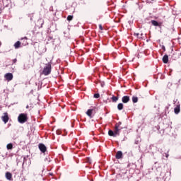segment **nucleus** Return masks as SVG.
<instances>
[{"label":"nucleus","instance_id":"20e7f679","mask_svg":"<svg viewBox=\"0 0 181 181\" xmlns=\"http://www.w3.org/2000/svg\"><path fill=\"white\" fill-rule=\"evenodd\" d=\"M38 148H39L40 151H41V152H42V153H45V152H46V151H47L46 146H45V144H40L38 145Z\"/></svg>","mask_w":181,"mask_h":181},{"label":"nucleus","instance_id":"6ab92c4d","mask_svg":"<svg viewBox=\"0 0 181 181\" xmlns=\"http://www.w3.org/2000/svg\"><path fill=\"white\" fill-rule=\"evenodd\" d=\"M133 103H138V97L133 96L132 98Z\"/></svg>","mask_w":181,"mask_h":181},{"label":"nucleus","instance_id":"5701e85b","mask_svg":"<svg viewBox=\"0 0 181 181\" xmlns=\"http://www.w3.org/2000/svg\"><path fill=\"white\" fill-rule=\"evenodd\" d=\"M16 62H18V59H14L13 60V63H16Z\"/></svg>","mask_w":181,"mask_h":181},{"label":"nucleus","instance_id":"ddd939ff","mask_svg":"<svg viewBox=\"0 0 181 181\" xmlns=\"http://www.w3.org/2000/svg\"><path fill=\"white\" fill-rule=\"evenodd\" d=\"M86 114H87L88 117H91V115H93V109L88 110L87 112H86Z\"/></svg>","mask_w":181,"mask_h":181},{"label":"nucleus","instance_id":"393cba45","mask_svg":"<svg viewBox=\"0 0 181 181\" xmlns=\"http://www.w3.org/2000/svg\"><path fill=\"white\" fill-rule=\"evenodd\" d=\"M135 36H139V33H135Z\"/></svg>","mask_w":181,"mask_h":181},{"label":"nucleus","instance_id":"412c9836","mask_svg":"<svg viewBox=\"0 0 181 181\" xmlns=\"http://www.w3.org/2000/svg\"><path fill=\"white\" fill-rule=\"evenodd\" d=\"M67 21H73V16H68Z\"/></svg>","mask_w":181,"mask_h":181},{"label":"nucleus","instance_id":"f3484780","mask_svg":"<svg viewBox=\"0 0 181 181\" xmlns=\"http://www.w3.org/2000/svg\"><path fill=\"white\" fill-rule=\"evenodd\" d=\"M151 23L153 26H159V23L155 20L151 21Z\"/></svg>","mask_w":181,"mask_h":181},{"label":"nucleus","instance_id":"9b49d317","mask_svg":"<svg viewBox=\"0 0 181 181\" xmlns=\"http://www.w3.org/2000/svg\"><path fill=\"white\" fill-rule=\"evenodd\" d=\"M6 178L7 180H12V174L9 172L6 173Z\"/></svg>","mask_w":181,"mask_h":181},{"label":"nucleus","instance_id":"a211bd4d","mask_svg":"<svg viewBox=\"0 0 181 181\" xmlns=\"http://www.w3.org/2000/svg\"><path fill=\"white\" fill-rule=\"evenodd\" d=\"M111 99L113 103H117V101H118V97L115 96V95H113Z\"/></svg>","mask_w":181,"mask_h":181},{"label":"nucleus","instance_id":"bb28decb","mask_svg":"<svg viewBox=\"0 0 181 181\" xmlns=\"http://www.w3.org/2000/svg\"><path fill=\"white\" fill-rule=\"evenodd\" d=\"M26 69V67L25 66V65H24V68H23V70H25Z\"/></svg>","mask_w":181,"mask_h":181},{"label":"nucleus","instance_id":"f257e3e1","mask_svg":"<svg viewBox=\"0 0 181 181\" xmlns=\"http://www.w3.org/2000/svg\"><path fill=\"white\" fill-rule=\"evenodd\" d=\"M122 129V127H121L119 126V124H116L115 127V130H109L108 132V134L110 136H119V131H121Z\"/></svg>","mask_w":181,"mask_h":181},{"label":"nucleus","instance_id":"0eeeda50","mask_svg":"<svg viewBox=\"0 0 181 181\" xmlns=\"http://www.w3.org/2000/svg\"><path fill=\"white\" fill-rule=\"evenodd\" d=\"M122 103H124V104H127V103H129V96L128 95L123 96L122 98Z\"/></svg>","mask_w":181,"mask_h":181},{"label":"nucleus","instance_id":"9d476101","mask_svg":"<svg viewBox=\"0 0 181 181\" xmlns=\"http://www.w3.org/2000/svg\"><path fill=\"white\" fill-rule=\"evenodd\" d=\"M175 114H179L180 112V105H177L174 109Z\"/></svg>","mask_w":181,"mask_h":181},{"label":"nucleus","instance_id":"cd10ccee","mask_svg":"<svg viewBox=\"0 0 181 181\" xmlns=\"http://www.w3.org/2000/svg\"><path fill=\"white\" fill-rule=\"evenodd\" d=\"M26 108H27V109L29 108V105H27V106H26Z\"/></svg>","mask_w":181,"mask_h":181},{"label":"nucleus","instance_id":"6e6552de","mask_svg":"<svg viewBox=\"0 0 181 181\" xmlns=\"http://www.w3.org/2000/svg\"><path fill=\"white\" fill-rule=\"evenodd\" d=\"M122 156H123L122 151H119L117 152L115 158L116 159H122Z\"/></svg>","mask_w":181,"mask_h":181},{"label":"nucleus","instance_id":"423d86ee","mask_svg":"<svg viewBox=\"0 0 181 181\" xmlns=\"http://www.w3.org/2000/svg\"><path fill=\"white\" fill-rule=\"evenodd\" d=\"M5 78L8 80V81H11L13 78V75L11 73L6 74Z\"/></svg>","mask_w":181,"mask_h":181},{"label":"nucleus","instance_id":"aec40b11","mask_svg":"<svg viewBox=\"0 0 181 181\" xmlns=\"http://www.w3.org/2000/svg\"><path fill=\"white\" fill-rule=\"evenodd\" d=\"M93 97L94 98H100V93H95Z\"/></svg>","mask_w":181,"mask_h":181},{"label":"nucleus","instance_id":"1a4fd4ad","mask_svg":"<svg viewBox=\"0 0 181 181\" xmlns=\"http://www.w3.org/2000/svg\"><path fill=\"white\" fill-rule=\"evenodd\" d=\"M169 62V57L168 54H165L163 57V63L166 64Z\"/></svg>","mask_w":181,"mask_h":181},{"label":"nucleus","instance_id":"7ed1b4c3","mask_svg":"<svg viewBox=\"0 0 181 181\" xmlns=\"http://www.w3.org/2000/svg\"><path fill=\"white\" fill-rule=\"evenodd\" d=\"M18 121L20 124H25L28 121V115L21 113L18 115Z\"/></svg>","mask_w":181,"mask_h":181},{"label":"nucleus","instance_id":"4468645a","mask_svg":"<svg viewBox=\"0 0 181 181\" xmlns=\"http://www.w3.org/2000/svg\"><path fill=\"white\" fill-rule=\"evenodd\" d=\"M117 109L119 110V111H121L122 110H123L124 109V104L119 103L117 105Z\"/></svg>","mask_w":181,"mask_h":181},{"label":"nucleus","instance_id":"2eb2a0df","mask_svg":"<svg viewBox=\"0 0 181 181\" xmlns=\"http://www.w3.org/2000/svg\"><path fill=\"white\" fill-rule=\"evenodd\" d=\"M21 40H23V45H24L25 46H26L28 45V37H25L23 38H21Z\"/></svg>","mask_w":181,"mask_h":181},{"label":"nucleus","instance_id":"a878e982","mask_svg":"<svg viewBox=\"0 0 181 181\" xmlns=\"http://www.w3.org/2000/svg\"><path fill=\"white\" fill-rule=\"evenodd\" d=\"M163 50H165V46H163Z\"/></svg>","mask_w":181,"mask_h":181},{"label":"nucleus","instance_id":"39448f33","mask_svg":"<svg viewBox=\"0 0 181 181\" xmlns=\"http://www.w3.org/2000/svg\"><path fill=\"white\" fill-rule=\"evenodd\" d=\"M1 119L4 124H6L9 121V116H8L6 112L4 113V115L1 117Z\"/></svg>","mask_w":181,"mask_h":181},{"label":"nucleus","instance_id":"f8f14e48","mask_svg":"<svg viewBox=\"0 0 181 181\" xmlns=\"http://www.w3.org/2000/svg\"><path fill=\"white\" fill-rule=\"evenodd\" d=\"M14 47H15V49H19V47H21V42L20 41H17L14 44Z\"/></svg>","mask_w":181,"mask_h":181},{"label":"nucleus","instance_id":"4be33fe9","mask_svg":"<svg viewBox=\"0 0 181 181\" xmlns=\"http://www.w3.org/2000/svg\"><path fill=\"white\" fill-rule=\"evenodd\" d=\"M99 29H100V30H103V25H99Z\"/></svg>","mask_w":181,"mask_h":181},{"label":"nucleus","instance_id":"b1692460","mask_svg":"<svg viewBox=\"0 0 181 181\" xmlns=\"http://www.w3.org/2000/svg\"><path fill=\"white\" fill-rule=\"evenodd\" d=\"M165 157L169 158V154L165 153Z\"/></svg>","mask_w":181,"mask_h":181},{"label":"nucleus","instance_id":"dca6fc26","mask_svg":"<svg viewBox=\"0 0 181 181\" xmlns=\"http://www.w3.org/2000/svg\"><path fill=\"white\" fill-rule=\"evenodd\" d=\"M6 148L8 151L11 150V149H13V144H12V143H10V144H7Z\"/></svg>","mask_w":181,"mask_h":181},{"label":"nucleus","instance_id":"f03ea898","mask_svg":"<svg viewBox=\"0 0 181 181\" xmlns=\"http://www.w3.org/2000/svg\"><path fill=\"white\" fill-rule=\"evenodd\" d=\"M52 73V63L49 62L45 64V66L44 67L42 70V74L44 76H49Z\"/></svg>","mask_w":181,"mask_h":181}]
</instances>
